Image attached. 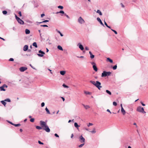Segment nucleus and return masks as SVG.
I'll return each mask as SVG.
<instances>
[{
    "label": "nucleus",
    "mask_w": 148,
    "mask_h": 148,
    "mask_svg": "<svg viewBox=\"0 0 148 148\" xmlns=\"http://www.w3.org/2000/svg\"><path fill=\"white\" fill-rule=\"evenodd\" d=\"M2 13L3 14L5 15L7 13V12L6 10H4L2 11Z\"/></svg>",
    "instance_id": "obj_34"
},
{
    "label": "nucleus",
    "mask_w": 148,
    "mask_h": 148,
    "mask_svg": "<svg viewBox=\"0 0 148 148\" xmlns=\"http://www.w3.org/2000/svg\"><path fill=\"white\" fill-rule=\"evenodd\" d=\"M49 21L48 20H45V21H42V23H45V22H48Z\"/></svg>",
    "instance_id": "obj_51"
},
{
    "label": "nucleus",
    "mask_w": 148,
    "mask_h": 148,
    "mask_svg": "<svg viewBox=\"0 0 148 148\" xmlns=\"http://www.w3.org/2000/svg\"><path fill=\"white\" fill-rule=\"evenodd\" d=\"M14 59H13V58H10L9 60V61H14Z\"/></svg>",
    "instance_id": "obj_50"
},
{
    "label": "nucleus",
    "mask_w": 148,
    "mask_h": 148,
    "mask_svg": "<svg viewBox=\"0 0 148 148\" xmlns=\"http://www.w3.org/2000/svg\"><path fill=\"white\" fill-rule=\"evenodd\" d=\"M89 54H90V58L91 59L93 58H94V57H95L94 55H93L92 54L91 52V51H89Z\"/></svg>",
    "instance_id": "obj_16"
},
{
    "label": "nucleus",
    "mask_w": 148,
    "mask_h": 148,
    "mask_svg": "<svg viewBox=\"0 0 148 148\" xmlns=\"http://www.w3.org/2000/svg\"><path fill=\"white\" fill-rule=\"evenodd\" d=\"M38 143L40 145H43L44 144V143H43L41 142L40 140H38Z\"/></svg>",
    "instance_id": "obj_45"
},
{
    "label": "nucleus",
    "mask_w": 148,
    "mask_h": 148,
    "mask_svg": "<svg viewBox=\"0 0 148 148\" xmlns=\"http://www.w3.org/2000/svg\"><path fill=\"white\" fill-rule=\"evenodd\" d=\"M62 86L63 87L66 88H68V86L66 85H65L64 84H63L62 85Z\"/></svg>",
    "instance_id": "obj_43"
},
{
    "label": "nucleus",
    "mask_w": 148,
    "mask_h": 148,
    "mask_svg": "<svg viewBox=\"0 0 148 148\" xmlns=\"http://www.w3.org/2000/svg\"><path fill=\"white\" fill-rule=\"evenodd\" d=\"M54 136H55L56 137H59V136L58 135V134H56H56H54Z\"/></svg>",
    "instance_id": "obj_53"
},
{
    "label": "nucleus",
    "mask_w": 148,
    "mask_h": 148,
    "mask_svg": "<svg viewBox=\"0 0 148 148\" xmlns=\"http://www.w3.org/2000/svg\"><path fill=\"white\" fill-rule=\"evenodd\" d=\"M4 100L5 101H7V102H11L10 99L9 98L6 99H5V100Z\"/></svg>",
    "instance_id": "obj_32"
},
{
    "label": "nucleus",
    "mask_w": 148,
    "mask_h": 148,
    "mask_svg": "<svg viewBox=\"0 0 148 148\" xmlns=\"http://www.w3.org/2000/svg\"><path fill=\"white\" fill-rule=\"evenodd\" d=\"M107 61L110 62L111 63H112L113 62V60L109 58H107Z\"/></svg>",
    "instance_id": "obj_19"
},
{
    "label": "nucleus",
    "mask_w": 148,
    "mask_h": 148,
    "mask_svg": "<svg viewBox=\"0 0 148 148\" xmlns=\"http://www.w3.org/2000/svg\"><path fill=\"white\" fill-rule=\"evenodd\" d=\"M33 45L35 47H37V43L36 42H34L33 43Z\"/></svg>",
    "instance_id": "obj_28"
},
{
    "label": "nucleus",
    "mask_w": 148,
    "mask_h": 148,
    "mask_svg": "<svg viewBox=\"0 0 148 148\" xmlns=\"http://www.w3.org/2000/svg\"><path fill=\"white\" fill-rule=\"evenodd\" d=\"M38 52L40 53L37 54V55L39 56L40 57H42L45 54V53L44 52L42 51L41 50L39 51Z\"/></svg>",
    "instance_id": "obj_7"
},
{
    "label": "nucleus",
    "mask_w": 148,
    "mask_h": 148,
    "mask_svg": "<svg viewBox=\"0 0 148 148\" xmlns=\"http://www.w3.org/2000/svg\"><path fill=\"white\" fill-rule=\"evenodd\" d=\"M90 132L92 133H95L96 132L95 128H94L93 130L91 131Z\"/></svg>",
    "instance_id": "obj_36"
},
{
    "label": "nucleus",
    "mask_w": 148,
    "mask_h": 148,
    "mask_svg": "<svg viewBox=\"0 0 148 148\" xmlns=\"http://www.w3.org/2000/svg\"><path fill=\"white\" fill-rule=\"evenodd\" d=\"M117 67V65H114V66L113 67L112 69L113 70H115L116 69Z\"/></svg>",
    "instance_id": "obj_35"
},
{
    "label": "nucleus",
    "mask_w": 148,
    "mask_h": 148,
    "mask_svg": "<svg viewBox=\"0 0 148 148\" xmlns=\"http://www.w3.org/2000/svg\"><path fill=\"white\" fill-rule=\"evenodd\" d=\"M8 86L5 84H4L2 86L0 87V90L1 91H5L6 90L4 89L5 88H7Z\"/></svg>",
    "instance_id": "obj_4"
},
{
    "label": "nucleus",
    "mask_w": 148,
    "mask_h": 148,
    "mask_svg": "<svg viewBox=\"0 0 148 148\" xmlns=\"http://www.w3.org/2000/svg\"><path fill=\"white\" fill-rule=\"evenodd\" d=\"M42 127H41L40 126H36V128L38 129V130H41L42 129Z\"/></svg>",
    "instance_id": "obj_29"
},
{
    "label": "nucleus",
    "mask_w": 148,
    "mask_h": 148,
    "mask_svg": "<svg viewBox=\"0 0 148 148\" xmlns=\"http://www.w3.org/2000/svg\"><path fill=\"white\" fill-rule=\"evenodd\" d=\"M40 26L41 27H48V25H41Z\"/></svg>",
    "instance_id": "obj_46"
},
{
    "label": "nucleus",
    "mask_w": 148,
    "mask_h": 148,
    "mask_svg": "<svg viewBox=\"0 0 148 148\" xmlns=\"http://www.w3.org/2000/svg\"><path fill=\"white\" fill-rule=\"evenodd\" d=\"M90 63L93 65H96L95 63L94 62H90Z\"/></svg>",
    "instance_id": "obj_49"
},
{
    "label": "nucleus",
    "mask_w": 148,
    "mask_h": 148,
    "mask_svg": "<svg viewBox=\"0 0 148 148\" xmlns=\"http://www.w3.org/2000/svg\"><path fill=\"white\" fill-rule=\"evenodd\" d=\"M136 110L137 111L143 113L145 114L146 113V112L144 111V108L141 106L138 107Z\"/></svg>",
    "instance_id": "obj_3"
},
{
    "label": "nucleus",
    "mask_w": 148,
    "mask_h": 148,
    "mask_svg": "<svg viewBox=\"0 0 148 148\" xmlns=\"http://www.w3.org/2000/svg\"><path fill=\"white\" fill-rule=\"evenodd\" d=\"M27 67L23 66L19 68V70L20 71L23 72L27 70Z\"/></svg>",
    "instance_id": "obj_9"
},
{
    "label": "nucleus",
    "mask_w": 148,
    "mask_h": 148,
    "mask_svg": "<svg viewBox=\"0 0 148 148\" xmlns=\"http://www.w3.org/2000/svg\"><path fill=\"white\" fill-rule=\"evenodd\" d=\"M79 141L82 143H84L85 142V139L82 136V135H81L79 137Z\"/></svg>",
    "instance_id": "obj_5"
},
{
    "label": "nucleus",
    "mask_w": 148,
    "mask_h": 148,
    "mask_svg": "<svg viewBox=\"0 0 148 148\" xmlns=\"http://www.w3.org/2000/svg\"><path fill=\"white\" fill-rule=\"evenodd\" d=\"M57 48L59 50H60L61 51H63V49L62 47L60 45H58L57 47Z\"/></svg>",
    "instance_id": "obj_24"
},
{
    "label": "nucleus",
    "mask_w": 148,
    "mask_h": 148,
    "mask_svg": "<svg viewBox=\"0 0 148 148\" xmlns=\"http://www.w3.org/2000/svg\"><path fill=\"white\" fill-rule=\"evenodd\" d=\"M16 19L18 21L20 18L18 17L16 14H15Z\"/></svg>",
    "instance_id": "obj_37"
},
{
    "label": "nucleus",
    "mask_w": 148,
    "mask_h": 148,
    "mask_svg": "<svg viewBox=\"0 0 148 148\" xmlns=\"http://www.w3.org/2000/svg\"><path fill=\"white\" fill-rule=\"evenodd\" d=\"M38 32L40 33V36H41V34L40 33V30H38Z\"/></svg>",
    "instance_id": "obj_61"
},
{
    "label": "nucleus",
    "mask_w": 148,
    "mask_h": 148,
    "mask_svg": "<svg viewBox=\"0 0 148 148\" xmlns=\"http://www.w3.org/2000/svg\"><path fill=\"white\" fill-rule=\"evenodd\" d=\"M111 30L113 32H114L115 34H117V32L116 31H115V30H114L112 29H111Z\"/></svg>",
    "instance_id": "obj_40"
},
{
    "label": "nucleus",
    "mask_w": 148,
    "mask_h": 148,
    "mask_svg": "<svg viewBox=\"0 0 148 148\" xmlns=\"http://www.w3.org/2000/svg\"><path fill=\"white\" fill-rule=\"evenodd\" d=\"M58 13H61V14H65L64 13V11L62 10H60V12H57L56 13V14H58Z\"/></svg>",
    "instance_id": "obj_26"
},
{
    "label": "nucleus",
    "mask_w": 148,
    "mask_h": 148,
    "mask_svg": "<svg viewBox=\"0 0 148 148\" xmlns=\"http://www.w3.org/2000/svg\"><path fill=\"white\" fill-rule=\"evenodd\" d=\"M28 49V46L27 45H25L23 47V50L24 51H27Z\"/></svg>",
    "instance_id": "obj_15"
},
{
    "label": "nucleus",
    "mask_w": 148,
    "mask_h": 148,
    "mask_svg": "<svg viewBox=\"0 0 148 148\" xmlns=\"http://www.w3.org/2000/svg\"><path fill=\"white\" fill-rule=\"evenodd\" d=\"M25 32L26 34H28L30 33V31L29 29H26L25 30Z\"/></svg>",
    "instance_id": "obj_22"
},
{
    "label": "nucleus",
    "mask_w": 148,
    "mask_h": 148,
    "mask_svg": "<svg viewBox=\"0 0 148 148\" xmlns=\"http://www.w3.org/2000/svg\"><path fill=\"white\" fill-rule=\"evenodd\" d=\"M84 145V143H83V144H81L80 145H79V147H82Z\"/></svg>",
    "instance_id": "obj_41"
},
{
    "label": "nucleus",
    "mask_w": 148,
    "mask_h": 148,
    "mask_svg": "<svg viewBox=\"0 0 148 148\" xmlns=\"http://www.w3.org/2000/svg\"><path fill=\"white\" fill-rule=\"evenodd\" d=\"M58 8L61 9H62L63 8V7L61 5L58 6Z\"/></svg>",
    "instance_id": "obj_39"
},
{
    "label": "nucleus",
    "mask_w": 148,
    "mask_h": 148,
    "mask_svg": "<svg viewBox=\"0 0 148 148\" xmlns=\"http://www.w3.org/2000/svg\"><path fill=\"white\" fill-rule=\"evenodd\" d=\"M104 24L106 26V27L108 26V25L106 23L105 21H104Z\"/></svg>",
    "instance_id": "obj_62"
},
{
    "label": "nucleus",
    "mask_w": 148,
    "mask_h": 148,
    "mask_svg": "<svg viewBox=\"0 0 148 148\" xmlns=\"http://www.w3.org/2000/svg\"><path fill=\"white\" fill-rule=\"evenodd\" d=\"M111 73L110 72H106L104 71L101 74V77H106V76H110Z\"/></svg>",
    "instance_id": "obj_2"
},
{
    "label": "nucleus",
    "mask_w": 148,
    "mask_h": 148,
    "mask_svg": "<svg viewBox=\"0 0 148 148\" xmlns=\"http://www.w3.org/2000/svg\"><path fill=\"white\" fill-rule=\"evenodd\" d=\"M121 112L123 115H125L126 112L122 107V104H121Z\"/></svg>",
    "instance_id": "obj_11"
},
{
    "label": "nucleus",
    "mask_w": 148,
    "mask_h": 148,
    "mask_svg": "<svg viewBox=\"0 0 148 148\" xmlns=\"http://www.w3.org/2000/svg\"><path fill=\"white\" fill-rule=\"evenodd\" d=\"M18 14H19V16H22V15H21V11H19V12L18 13Z\"/></svg>",
    "instance_id": "obj_52"
},
{
    "label": "nucleus",
    "mask_w": 148,
    "mask_h": 148,
    "mask_svg": "<svg viewBox=\"0 0 148 148\" xmlns=\"http://www.w3.org/2000/svg\"><path fill=\"white\" fill-rule=\"evenodd\" d=\"M74 126H75V127L76 128H77L78 130H79L78 127H79L80 126L78 125L77 123L75 122L74 123Z\"/></svg>",
    "instance_id": "obj_18"
},
{
    "label": "nucleus",
    "mask_w": 148,
    "mask_h": 148,
    "mask_svg": "<svg viewBox=\"0 0 148 148\" xmlns=\"http://www.w3.org/2000/svg\"><path fill=\"white\" fill-rule=\"evenodd\" d=\"M45 105V103L44 102H42L41 104V106L42 107H43Z\"/></svg>",
    "instance_id": "obj_48"
},
{
    "label": "nucleus",
    "mask_w": 148,
    "mask_h": 148,
    "mask_svg": "<svg viewBox=\"0 0 148 148\" xmlns=\"http://www.w3.org/2000/svg\"><path fill=\"white\" fill-rule=\"evenodd\" d=\"M78 22L81 24L84 23L85 22L84 20L81 16L79 17L78 18Z\"/></svg>",
    "instance_id": "obj_6"
},
{
    "label": "nucleus",
    "mask_w": 148,
    "mask_h": 148,
    "mask_svg": "<svg viewBox=\"0 0 148 148\" xmlns=\"http://www.w3.org/2000/svg\"><path fill=\"white\" fill-rule=\"evenodd\" d=\"M13 125L15 127H19L21 126V124L18 123V124H14Z\"/></svg>",
    "instance_id": "obj_31"
},
{
    "label": "nucleus",
    "mask_w": 148,
    "mask_h": 148,
    "mask_svg": "<svg viewBox=\"0 0 148 148\" xmlns=\"http://www.w3.org/2000/svg\"><path fill=\"white\" fill-rule=\"evenodd\" d=\"M113 104L114 106H116L117 105V103L116 102L114 101L113 103Z\"/></svg>",
    "instance_id": "obj_42"
},
{
    "label": "nucleus",
    "mask_w": 148,
    "mask_h": 148,
    "mask_svg": "<svg viewBox=\"0 0 148 148\" xmlns=\"http://www.w3.org/2000/svg\"><path fill=\"white\" fill-rule=\"evenodd\" d=\"M8 122L10 124H11V125H14V123H12L11 122V121H8Z\"/></svg>",
    "instance_id": "obj_54"
},
{
    "label": "nucleus",
    "mask_w": 148,
    "mask_h": 148,
    "mask_svg": "<svg viewBox=\"0 0 148 148\" xmlns=\"http://www.w3.org/2000/svg\"><path fill=\"white\" fill-rule=\"evenodd\" d=\"M30 121L32 122H33L34 121V118H32L30 119Z\"/></svg>",
    "instance_id": "obj_44"
},
{
    "label": "nucleus",
    "mask_w": 148,
    "mask_h": 148,
    "mask_svg": "<svg viewBox=\"0 0 148 148\" xmlns=\"http://www.w3.org/2000/svg\"><path fill=\"white\" fill-rule=\"evenodd\" d=\"M56 31L59 33H60V32L57 29H56Z\"/></svg>",
    "instance_id": "obj_64"
},
{
    "label": "nucleus",
    "mask_w": 148,
    "mask_h": 148,
    "mask_svg": "<svg viewBox=\"0 0 148 148\" xmlns=\"http://www.w3.org/2000/svg\"><path fill=\"white\" fill-rule=\"evenodd\" d=\"M40 125L42 127L45 126L47 125L46 123L45 122L42 121H40Z\"/></svg>",
    "instance_id": "obj_8"
},
{
    "label": "nucleus",
    "mask_w": 148,
    "mask_h": 148,
    "mask_svg": "<svg viewBox=\"0 0 148 148\" xmlns=\"http://www.w3.org/2000/svg\"><path fill=\"white\" fill-rule=\"evenodd\" d=\"M90 82L93 85L96 86L99 90H100L101 88H102V86H101V83L98 81H96V82L90 80Z\"/></svg>",
    "instance_id": "obj_1"
},
{
    "label": "nucleus",
    "mask_w": 148,
    "mask_h": 148,
    "mask_svg": "<svg viewBox=\"0 0 148 148\" xmlns=\"http://www.w3.org/2000/svg\"><path fill=\"white\" fill-rule=\"evenodd\" d=\"M64 16H66V17L68 18H69V19L70 18V17L68 15H67L66 13H65L64 14Z\"/></svg>",
    "instance_id": "obj_47"
},
{
    "label": "nucleus",
    "mask_w": 148,
    "mask_h": 148,
    "mask_svg": "<svg viewBox=\"0 0 148 148\" xmlns=\"http://www.w3.org/2000/svg\"><path fill=\"white\" fill-rule=\"evenodd\" d=\"M45 110L47 112V114H50V112L49 111V110L48 109L47 107H46V108H45Z\"/></svg>",
    "instance_id": "obj_27"
},
{
    "label": "nucleus",
    "mask_w": 148,
    "mask_h": 148,
    "mask_svg": "<svg viewBox=\"0 0 148 148\" xmlns=\"http://www.w3.org/2000/svg\"><path fill=\"white\" fill-rule=\"evenodd\" d=\"M16 19L18 21L20 18L18 17L16 14H15Z\"/></svg>",
    "instance_id": "obj_38"
},
{
    "label": "nucleus",
    "mask_w": 148,
    "mask_h": 148,
    "mask_svg": "<svg viewBox=\"0 0 148 148\" xmlns=\"http://www.w3.org/2000/svg\"><path fill=\"white\" fill-rule=\"evenodd\" d=\"M93 125V124L92 123H89L88 125V127H89L90 126L92 125Z\"/></svg>",
    "instance_id": "obj_55"
},
{
    "label": "nucleus",
    "mask_w": 148,
    "mask_h": 148,
    "mask_svg": "<svg viewBox=\"0 0 148 148\" xmlns=\"http://www.w3.org/2000/svg\"><path fill=\"white\" fill-rule=\"evenodd\" d=\"M45 14H41V17H43V16H45Z\"/></svg>",
    "instance_id": "obj_58"
},
{
    "label": "nucleus",
    "mask_w": 148,
    "mask_h": 148,
    "mask_svg": "<svg viewBox=\"0 0 148 148\" xmlns=\"http://www.w3.org/2000/svg\"><path fill=\"white\" fill-rule=\"evenodd\" d=\"M121 6L122 8H124V5H123V4L122 3H121Z\"/></svg>",
    "instance_id": "obj_59"
},
{
    "label": "nucleus",
    "mask_w": 148,
    "mask_h": 148,
    "mask_svg": "<svg viewBox=\"0 0 148 148\" xmlns=\"http://www.w3.org/2000/svg\"><path fill=\"white\" fill-rule=\"evenodd\" d=\"M1 102L5 106L6 104V102H5V100H2L1 101Z\"/></svg>",
    "instance_id": "obj_21"
},
{
    "label": "nucleus",
    "mask_w": 148,
    "mask_h": 148,
    "mask_svg": "<svg viewBox=\"0 0 148 148\" xmlns=\"http://www.w3.org/2000/svg\"><path fill=\"white\" fill-rule=\"evenodd\" d=\"M84 93L87 95H90L91 94V92L88 91H85Z\"/></svg>",
    "instance_id": "obj_33"
},
{
    "label": "nucleus",
    "mask_w": 148,
    "mask_h": 148,
    "mask_svg": "<svg viewBox=\"0 0 148 148\" xmlns=\"http://www.w3.org/2000/svg\"><path fill=\"white\" fill-rule=\"evenodd\" d=\"M60 74H61V75H63L65 74V73H66V72L65 71H60Z\"/></svg>",
    "instance_id": "obj_23"
},
{
    "label": "nucleus",
    "mask_w": 148,
    "mask_h": 148,
    "mask_svg": "<svg viewBox=\"0 0 148 148\" xmlns=\"http://www.w3.org/2000/svg\"><path fill=\"white\" fill-rule=\"evenodd\" d=\"M141 104H142V105L143 106H145V104H144V103H143L142 102H140Z\"/></svg>",
    "instance_id": "obj_60"
},
{
    "label": "nucleus",
    "mask_w": 148,
    "mask_h": 148,
    "mask_svg": "<svg viewBox=\"0 0 148 148\" xmlns=\"http://www.w3.org/2000/svg\"><path fill=\"white\" fill-rule=\"evenodd\" d=\"M107 112H110V114H111V112H110V110L109 109H107Z\"/></svg>",
    "instance_id": "obj_63"
},
{
    "label": "nucleus",
    "mask_w": 148,
    "mask_h": 148,
    "mask_svg": "<svg viewBox=\"0 0 148 148\" xmlns=\"http://www.w3.org/2000/svg\"><path fill=\"white\" fill-rule=\"evenodd\" d=\"M96 12L97 13H98L101 16L102 15V13H101V11L99 10H97V11Z\"/></svg>",
    "instance_id": "obj_25"
},
{
    "label": "nucleus",
    "mask_w": 148,
    "mask_h": 148,
    "mask_svg": "<svg viewBox=\"0 0 148 148\" xmlns=\"http://www.w3.org/2000/svg\"><path fill=\"white\" fill-rule=\"evenodd\" d=\"M78 45H79V48L81 50H84V48L83 46V45H81V44H80V43H79V44H78Z\"/></svg>",
    "instance_id": "obj_14"
},
{
    "label": "nucleus",
    "mask_w": 148,
    "mask_h": 148,
    "mask_svg": "<svg viewBox=\"0 0 148 148\" xmlns=\"http://www.w3.org/2000/svg\"><path fill=\"white\" fill-rule=\"evenodd\" d=\"M106 92L109 95H110L112 94L111 92L110 91H109V90H106Z\"/></svg>",
    "instance_id": "obj_30"
},
{
    "label": "nucleus",
    "mask_w": 148,
    "mask_h": 148,
    "mask_svg": "<svg viewBox=\"0 0 148 148\" xmlns=\"http://www.w3.org/2000/svg\"><path fill=\"white\" fill-rule=\"evenodd\" d=\"M92 67L95 71H97V68L96 66V65H93Z\"/></svg>",
    "instance_id": "obj_17"
},
{
    "label": "nucleus",
    "mask_w": 148,
    "mask_h": 148,
    "mask_svg": "<svg viewBox=\"0 0 148 148\" xmlns=\"http://www.w3.org/2000/svg\"><path fill=\"white\" fill-rule=\"evenodd\" d=\"M17 21L18 23L21 24L23 25L24 24L23 21L20 18Z\"/></svg>",
    "instance_id": "obj_13"
},
{
    "label": "nucleus",
    "mask_w": 148,
    "mask_h": 148,
    "mask_svg": "<svg viewBox=\"0 0 148 148\" xmlns=\"http://www.w3.org/2000/svg\"><path fill=\"white\" fill-rule=\"evenodd\" d=\"M29 65L33 69H35L33 66L31 64H30Z\"/></svg>",
    "instance_id": "obj_56"
},
{
    "label": "nucleus",
    "mask_w": 148,
    "mask_h": 148,
    "mask_svg": "<svg viewBox=\"0 0 148 148\" xmlns=\"http://www.w3.org/2000/svg\"><path fill=\"white\" fill-rule=\"evenodd\" d=\"M82 105L84 106V107L86 109H87L90 108V106L88 105H85L84 104H83Z\"/></svg>",
    "instance_id": "obj_20"
},
{
    "label": "nucleus",
    "mask_w": 148,
    "mask_h": 148,
    "mask_svg": "<svg viewBox=\"0 0 148 148\" xmlns=\"http://www.w3.org/2000/svg\"><path fill=\"white\" fill-rule=\"evenodd\" d=\"M85 49L86 50H89V48H88V47H85Z\"/></svg>",
    "instance_id": "obj_57"
},
{
    "label": "nucleus",
    "mask_w": 148,
    "mask_h": 148,
    "mask_svg": "<svg viewBox=\"0 0 148 148\" xmlns=\"http://www.w3.org/2000/svg\"><path fill=\"white\" fill-rule=\"evenodd\" d=\"M43 129L47 132H49L50 131V129L47 125L45 127V128H43Z\"/></svg>",
    "instance_id": "obj_10"
},
{
    "label": "nucleus",
    "mask_w": 148,
    "mask_h": 148,
    "mask_svg": "<svg viewBox=\"0 0 148 148\" xmlns=\"http://www.w3.org/2000/svg\"><path fill=\"white\" fill-rule=\"evenodd\" d=\"M97 20L99 22V23H100V24L101 25H102V26H104V25L103 23L102 22L101 19L100 18H99L97 17Z\"/></svg>",
    "instance_id": "obj_12"
}]
</instances>
